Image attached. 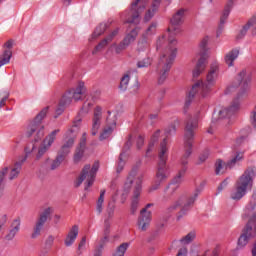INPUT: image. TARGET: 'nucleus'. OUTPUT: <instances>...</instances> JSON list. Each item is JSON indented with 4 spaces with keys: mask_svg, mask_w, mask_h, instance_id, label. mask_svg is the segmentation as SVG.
I'll return each mask as SVG.
<instances>
[{
    "mask_svg": "<svg viewBox=\"0 0 256 256\" xmlns=\"http://www.w3.org/2000/svg\"><path fill=\"white\" fill-rule=\"evenodd\" d=\"M199 127V121L197 118H190L186 122L185 126V134H184V149L185 153L180 159L181 169L178 174L173 178L172 182L167 186L165 191L172 187L173 193L179 189V185H181L183 181V177L185 173H187V165H189V158L193 153V139H195V130Z\"/></svg>",
    "mask_w": 256,
    "mask_h": 256,
    "instance_id": "nucleus-1",
    "label": "nucleus"
},
{
    "mask_svg": "<svg viewBox=\"0 0 256 256\" xmlns=\"http://www.w3.org/2000/svg\"><path fill=\"white\" fill-rule=\"evenodd\" d=\"M219 76V62H213L210 65V70L206 76V83L203 81L196 82L193 86L191 91L189 92L186 101L185 107H189L191 103H193V99H195L196 95H201L205 97L209 90L211 89L212 85H215V81H217V77Z\"/></svg>",
    "mask_w": 256,
    "mask_h": 256,
    "instance_id": "nucleus-2",
    "label": "nucleus"
},
{
    "mask_svg": "<svg viewBox=\"0 0 256 256\" xmlns=\"http://www.w3.org/2000/svg\"><path fill=\"white\" fill-rule=\"evenodd\" d=\"M158 166L154 184L149 188V193L157 191L161 187V183L167 181L169 177V170L167 169V159H169V148L167 147V138H164L160 143V149L158 152Z\"/></svg>",
    "mask_w": 256,
    "mask_h": 256,
    "instance_id": "nucleus-3",
    "label": "nucleus"
},
{
    "mask_svg": "<svg viewBox=\"0 0 256 256\" xmlns=\"http://www.w3.org/2000/svg\"><path fill=\"white\" fill-rule=\"evenodd\" d=\"M237 81H238L237 84L229 86L227 88V91L240 89L241 94H238L237 98L232 102L230 107L224 108L219 111L220 119H227V118L229 119L230 117H233V115H235V112L240 107L239 98L241 97V95H244V93H247V89H249V80H247V72L245 70H242L238 74Z\"/></svg>",
    "mask_w": 256,
    "mask_h": 256,
    "instance_id": "nucleus-4",
    "label": "nucleus"
},
{
    "mask_svg": "<svg viewBox=\"0 0 256 256\" xmlns=\"http://www.w3.org/2000/svg\"><path fill=\"white\" fill-rule=\"evenodd\" d=\"M256 202H250L249 205L246 207V217L249 218L246 226L242 230V234L238 238L237 242V249H243L247 247V244L253 237L256 236L255 223H256Z\"/></svg>",
    "mask_w": 256,
    "mask_h": 256,
    "instance_id": "nucleus-5",
    "label": "nucleus"
},
{
    "mask_svg": "<svg viewBox=\"0 0 256 256\" xmlns=\"http://www.w3.org/2000/svg\"><path fill=\"white\" fill-rule=\"evenodd\" d=\"M255 177V170L248 168L244 173L237 179L234 185V190L230 194V198L233 201H241L247 191L253 188V179Z\"/></svg>",
    "mask_w": 256,
    "mask_h": 256,
    "instance_id": "nucleus-6",
    "label": "nucleus"
},
{
    "mask_svg": "<svg viewBox=\"0 0 256 256\" xmlns=\"http://www.w3.org/2000/svg\"><path fill=\"white\" fill-rule=\"evenodd\" d=\"M33 150H35V144H33L32 149H29V147L25 148L26 155L20 161L16 162L13 167H5L0 171V197L5 187V178L8 176L9 181L17 179L19 177V173H21L23 164L27 161L29 153H32Z\"/></svg>",
    "mask_w": 256,
    "mask_h": 256,
    "instance_id": "nucleus-7",
    "label": "nucleus"
},
{
    "mask_svg": "<svg viewBox=\"0 0 256 256\" xmlns=\"http://www.w3.org/2000/svg\"><path fill=\"white\" fill-rule=\"evenodd\" d=\"M177 57V47L166 48L160 57L158 62V71L160 76L158 78L159 85H163L165 83V79H167V73L171 71V65H173V61Z\"/></svg>",
    "mask_w": 256,
    "mask_h": 256,
    "instance_id": "nucleus-8",
    "label": "nucleus"
},
{
    "mask_svg": "<svg viewBox=\"0 0 256 256\" xmlns=\"http://www.w3.org/2000/svg\"><path fill=\"white\" fill-rule=\"evenodd\" d=\"M99 171V162H94L93 166L91 167L90 164H86L78 179L75 182V187H81L83 181L86 179L85 183V191L89 189L95 183V177H97V172Z\"/></svg>",
    "mask_w": 256,
    "mask_h": 256,
    "instance_id": "nucleus-9",
    "label": "nucleus"
},
{
    "mask_svg": "<svg viewBox=\"0 0 256 256\" xmlns=\"http://www.w3.org/2000/svg\"><path fill=\"white\" fill-rule=\"evenodd\" d=\"M186 12H187L186 9L181 8L172 16L170 20L171 25L168 28V33H169L168 49H171V47H177V40L173 38V35H179V33H181V28L179 27V25H182L183 17H185Z\"/></svg>",
    "mask_w": 256,
    "mask_h": 256,
    "instance_id": "nucleus-10",
    "label": "nucleus"
},
{
    "mask_svg": "<svg viewBox=\"0 0 256 256\" xmlns=\"http://www.w3.org/2000/svg\"><path fill=\"white\" fill-rule=\"evenodd\" d=\"M49 111V107H45L40 111L39 114L36 115L34 120L28 125L26 130L27 137H31L33 133L37 131V137L34 139V141L37 143V141H41V138L45 135L43 130L45 129V126L41 124V121H43L44 117H47V112Z\"/></svg>",
    "mask_w": 256,
    "mask_h": 256,
    "instance_id": "nucleus-11",
    "label": "nucleus"
},
{
    "mask_svg": "<svg viewBox=\"0 0 256 256\" xmlns=\"http://www.w3.org/2000/svg\"><path fill=\"white\" fill-rule=\"evenodd\" d=\"M145 11V4H141V0H135L131 4V9L126 10L121 14V19L124 23H133L139 25L141 21L140 15Z\"/></svg>",
    "mask_w": 256,
    "mask_h": 256,
    "instance_id": "nucleus-12",
    "label": "nucleus"
},
{
    "mask_svg": "<svg viewBox=\"0 0 256 256\" xmlns=\"http://www.w3.org/2000/svg\"><path fill=\"white\" fill-rule=\"evenodd\" d=\"M80 123H81V118H77L74 121L72 128L69 129L68 132L66 133L67 137H69V138L63 144V146L60 148L58 155H57L58 157H61L63 160H65L67 155H69V153H71V147H73V145L75 144L76 134H74V133H75V131H77L79 129Z\"/></svg>",
    "mask_w": 256,
    "mask_h": 256,
    "instance_id": "nucleus-13",
    "label": "nucleus"
},
{
    "mask_svg": "<svg viewBox=\"0 0 256 256\" xmlns=\"http://www.w3.org/2000/svg\"><path fill=\"white\" fill-rule=\"evenodd\" d=\"M207 43H209V37H204L200 42V58L192 72L194 78L199 77V75L205 71V67H207V59L209 58Z\"/></svg>",
    "mask_w": 256,
    "mask_h": 256,
    "instance_id": "nucleus-14",
    "label": "nucleus"
},
{
    "mask_svg": "<svg viewBox=\"0 0 256 256\" xmlns=\"http://www.w3.org/2000/svg\"><path fill=\"white\" fill-rule=\"evenodd\" d=\"M143 179H145V175L141 174L135 179V184L132 190L131 196V214L135 215L137 213V209H139V201L141 197V193L143 191Z\"/></svg>",
    "mask_w": 256,
    "mask_h": 256,
    "instance_id": "nucleus-15",
    "label": "nucleus"
},
{
    "mask_svg": "<svg viewBox=\"0 0 256 256\" xmlns=\"http://www.w3.org/2000/svg\"><path fill=\"white\" fill-rule=\"evenodd\" d=\"M51 215H53V208L51 207L44 209L43 212L39 214V217L34 225V231L31 234V239H37V237L41 235V231H43L46 221L51 219Z\"/></svg>",
    "mask_w": 256,
    "mask_h": 256,
    "instance_id": "nucleus-16",
    "label": "nucleus"
},
{
    "mask_svg": "<svg viewBox=\"0 0 256 256\" xmlns=\"http://www.w3.org/2000/svg\"><path fill=\"white\" fill-rule=\"evenodd\" d=\"M149 207H153V203H148L145 208L140 211V217L138 219V227L141 231H147L151 223V211L147 210Z\"/></svg>",
    "mask_w": 256,
    "mask_h": 256,
    "instance_id": "nucleus-17",
    "label": "nucleus"
},
{
    "mask_svg": "<svg viewBox=\"0 0 256 256\" xmlns=\"http://www.w3.org/2000/svg\"><path fill=\"white\" fill-rule=\"evenodd\" d=\"M21 231V218H15L11 224L8 233L5 235L4 239L6 241H13L17 237V233Z\"/></svg>",
    "mask_w": 256,
    "mask_h": 256,
    "instance_id": "nucleus-18",
    "label": "nucleus"
},
{
    "mask_svg": "<svg viewBox=\"0 0 256 256\" xmlns=\"http://www.w3.org/2000/svg\"><path fill=\"white\" fill-rule=\"evenodd\" d=\"M251 29L252 35H256V13L248 20L237 35V39H243L247 35V31Z\"/></svg>",
    "mask_w": 256,
    "mask_h": 256,
    "instance_id": "nucleus-19",
    "label": "nucleus"
},
{
    "mask_svg": "<svg viewBox=\"0 0 256 256\" xmlns=\"http://www.w3.org/2000/svg\"><path fill=\"white\" fill-rule=\"evenodd\" d=\"M103 117L102 109L101 107H96L94 110V117L92 120V135H97L99 131V127H101V119Z\"/></svg>",
    "mask_w": 256,
    "mask_h": 256,
    "instance_id": "nucleus-20",
    "label": "nucleus"
},
{
    "mask_svg": "<svg viewBox=\"0 0 256 256\" xmlns=\"http://www.w3.org/2000/svg\"><path fill=\"white\" fill-rule=\"evenodd\" d=\"M199 197V190H196L193 194V196L189 197L186 202L184 203L181 211L179 212V215L177 217V220L180 221L181 217H183V215H185V213H187V211H189V209H191V207H193V205L195 204V201H197V198Z\"/></svg>",
    "mask_w": 256,
    "mask_h": 256,
    "instance_id": "nucleus-21",
    "label": "nucleus"
},
{
    "mask_svg": "<svg viewBox=\"0 0 256 256\" xmlns=\"http://www.w3.org/2000/svg\"><path fill=\"white\" fill-rule=\"evenodd\" d=\"M234 0H229L224 8L223 14L220 18L219 31H223V26L225 25L227 19L229 18V14L231 13V9H233Z\"/></svg>",
    "mask_w": 256,
    "mask_h": 256,
    "instance_id": "nucleus-22",
    "label": "nucleus"
},
{
    "mask_svg": "<svg viewBox=\"0 0 256 256\" xmlns=\"http://www.w3.org/2000/svg\"><path fill=\"white\" fill-rule=\"evenodd\" d=\"M85 91V83L79 82L76 88L70 89V95H72V99H74V101H81V99H83V94L85 93Z\"/></svg>",
    "mask_w": 256,
    "mask_h": 256,
    "instance_id": "nucleus-23",
    "label": "nucleus"
},
{
    "mask_svg": "<svg viewBox=\"0 0 256 256\" xmlns=\"http://www.w3.org/2000/svg\"><path fill=\"white\" fill-rule=\"evenodd\" d=\"M239 57V49L234 48L230 50L226 55L224 56V61L228 67H233L235 65L236 59Z\"/></svg>",
    "mask_w": 256,
    "mask_h": 256,
    "instance_id": "nucleus-24",
    "label": "nucleus"
},
{
    "mask_svg": "<svg viewBox=\"0 0 256 256\" xmlns=\"http://www.w3.org/2000/svg\"><path fill=\"white\" fill-rule=\"evenodd\" d=\"M77 235H79V226L74 225L69 231L64 241L66 247H71V245L75 243V239H77Z\"/></svg>",
    "mask_w": 256,
    "mask_h": 256,
    "instance_id": "nucleus-25",
    "label": "nucleus"
},
{
    "mask_svg": "<svg viewBox=\"0 0 256 256\" xmlns=\"http://www.w3.org/2000/svg\"><path fill=\"white\" fill-rule=\"evenodd\" d=\"M160 5L161 0H154L152 2L151 9H149L144 16V21H146V23L153 19L155 13H157V11L159 10Z\"/></svg>",
    "mask_w": 256,
    "mask_h": 256,
    "instance_id": "nucleus-26",
    "label": "nucleus"
},
{
    "mask_svg": "<svg viewBox=\"0 0 256 256\" xmlns=\"http://www.w3.org/2000/svg\"><path fill=\"white\" fill-rule=\"evenodd\" d=\"M137 171H138L137 167L132 168V170L130 171L126 179V182L124 183V191H126V193H129V191H131V187H133L134 179L137 176Z\"/></svg>",
    "mask_w": 256,
    "mask_h": 256,
    "instance_id": "nucleus-27",
    "label": "nucleus"
},
{
    "mask_svg": "<svg viewBox=\"0 0 256 256\" xmlns=\"http://www.w3.org/2000/svg\"><path fill=\"white\" fill-rule=\"evenodd\" d=\"M116 125H117V122L114 121L113 123H111L110 126H107L106 128H104L99 136L100 141H105V139H109L113 134V131H115Z\"/></svg>",
    "mask_w": 256,
    "mask_h": 256,
    "instance_id": "nucleus-28",
    "label": "nucleus"
},
{
    "mask_svg": "<svg viewBox=\"0 0 256 256\" xmlns=\"http://www.w3.org/2000/svg\"><path fill=\"white\" fill-rule=\"evenodd\" d=\"M137 35H139L137 29H132L131 32L127 34L122 41L124 46H126V48L129 47V45H131V43H133L135 39H137Z\"/></svg>",
    "mask_w": 256,
    "mask_h": 256,
    "instance_id": "nucleus-29",
    "label": "nucleus"
},
{
    "mask_svg": "<svg viewBox=\"0 0 256 256\" xmlns=\"http://www.w3.org/2000/svg\"><path fill=\"white\" fill-rule=\"evenodd\" d=\"M109 27L108 23H100L99 26L96 27L95 31L92 34V39H97V37H101L107 31Z\"/></svg>",
    "mask_w": 256,
    "mask_h": 256,
    "instance_id": "nucleus-30",
    "label": "nucleus"
},
{
    "mask_svg": "<svg viewBox=\"0 0 256 256\" xmlns=\"http://www.w3.org/2000/svg\"><path fill=\"white\" fill-rule=\"evenodd\" d=\"M161 135V130H157L151 137V140L149 142L148 148L146 150V155H149L151 151H153V147H155V143L159 141V137Z\"/></svg>",
    "mask_w": 256,
    "mask_h": 256,
    "instance_id": "nucleus-31",
    "label": "nucleus"
},
{
    "mask_svg": "<svg viewBox=\"0 0 256 256\" xmlns=\"http://www.w3.org/2000/svg\"><path fill=\"white\" fill-rule=\"evenodd\" d=\"M229 167H227V163L223 162V160L218 159L215 163V173L216 175H221V173H225Z\"/></svg>",
    "mask_w": 256,
    "mask_h": 256,
    "instance_id": "nucleus-32",
    "label": "nucleus"
},
{
    "mask_svg": "<svg viewBox=\"0 0 256 256\" xmlns=\"http://www.w3.org/2000/svg\"><path fill=\"white\" fill-rule=\"evenodd\" d=\"M11 57H13V52L11 50H5L0 56V67L9 64L11 61Z\"/></svg>",
    "mask_w": 256,
    "mask_h": 256,
    "instance_id": "nucleus-33",
    "label": "nucleus"
},
{
    "mask_svg": "<svg viewBox=\"0 0 256 256\" xmlns=\"http://www.w3.org/2000/svg\"><path fill=\"white\" fill-rule=\"evenodd\" d=\"M239 161H243V152H237L236 155L226 163V167L233 169V167L237 165Z\"/></svg>",
    "mask_w": 256,
    "mask_h": 256,
    "instance_id": "nucleus-34",
    "label": "nucleus"
},
{
    "mask_svg": "<svg viewBox=\"0 0 256 256\" xmlns=\"http://www.w3.org/2000/svg\"><path fill=\"white\" fill-rule=\"evenodd\" d=\"M105 190H101L100 191V196L97 200V204H96V211L97 213H99V215H101V213H103V203H105Z\"/></svg>",
    "mask_w": 256,
    "mask_h": 256,
    "instance_id": "nucleus-35",
    "label": "nucleus"
},
{
    "mask_svg": "<svg viewBox=\"0 0 256 256\" xmlns=\"http://www.w3.org/2000/svg\"><path fill=\"white\" fill-rule=\"evenodd\" d=\"M61 130L56 129L53 130L46 138L43 140L44 143L48 145V147H51L53 143H55V139H57V133H59Z\"/></svg>",
    "mask_w": 256,
    "mask_h": 256,
    "instance_id": "nucleus-36",
    "label": "nucleus"
},
{
    "mask_svg": "<svg viewBox=\"0 0 256 256\" xmlns=\"http://www.w3.org/2000/svg\"><path fill=\"white\" fill-rule=\"evenodd\" d=\"M127 249H129V243L125 242L118 246L112 256H125L127 253Z\"/></svg>",
    "mask_w": 256,
    "mask_h": 256,
    "instance_id": "nucleus-37",
    "label": "nucleus"
},
{
    "mask_svg": "<svg viewBox=\"0 0 256 256\" xmlns=\"http://www.w3.org/2000/svg\"><path fill=\"white\" fill-rule=\"evenodd\" d=\"M73 101V96L71 95V90L66 92L60 100V106L65 107L66 105H71Z\"/></svg>",
    "mask_w": 256,
    "mask_h": 256,
    "instance_id": "nucleus-38",
    "label": "nucleus"
},
{
    "mask_svg": "<svg viewBox=\"0 0 256 256\" xmlns=\"http://www.w3.org/2000/svg\"><path fill=\"white\" fill-rule=\"evenodd\" d=\"M195 237H197V234H195V232H189L186 236L180 239V243H183L184 245H189V243H193V241H195Z\"/></svg>",
    "mask_w": 256,
    "mask_h": 256,
    "instance_id": "nucleus-39",
    "label": "nucleus"
},
{
    "mask_svg": "<svg viewBox=\"0 0 256 256\" xmlns=\"http://www.w3.org/2000/svg\"><path fill=\"white\" fill-rule=\"evenodd\" d=\"M131 77L129 76V74H125L120 81V85H119V89H121V91H127V88L129 87V81H130Z\"/></svg>",
    "mask_w": 256,
    "mask_h": 256,
    "instance_id": "nucleus-40",
    "label": "nucleus"
},
{
    "mask_svg": "<svg viewBox=\"0 0 256 256\" xmlns=\"http://www.w3.org/2000/svg\"><path fill=\"white\" fill-rule=\"evenodd\" d=\"M181 205H183V198H180L178 201H176L174 204H172L171 206H169L166 209V213L170 214V213H175V211H177V209H179V207H181Z\"/></svg>",
    "mask_w": 256,
    "mask_h": 256,
    "instance_id": "nucleus-41",
    "label": "nucleus"
},
{
    "mask_svg": "<svg viewBox=\"0 0 256 256\" xmlns=\"http://www.w3.org/2000/svg\"><path fill=\"white\" fill-rule=\"evenodd\" d=\"M48 149H51V146L43 142L42 146H40V148L38 149V154L36 155V159L37 160L41 159V157L45 155Z\"/></svg>",
    "mask_w": 256,
    "mask_h": 256,
    "instance_id": "nucleus-42",
    "label": "nucleus"
},
{
    "mask_svg": "<svg viewBox=\"0 0 256 256\" xmlns=\"http://www.w3.org/2000/svg\"><path fill=\"white\" fill-rule=\"evenodd\" d=\"M65 160L61 156H56V158L52 161L50 169L51 171H55V169H59L61 167V163H63Z\"/></svg>",
    "mask_w": 256,
    "mask_h": 256,
    "instance_id": "nucleus-43",
    "label": "nucleus"
},
{
    "mask_svg": "<svg viewBox=\"0 0 256 256\" xmlns=\"http://www.w3.org/2000/svg\"><path fill=\"white\" fill-rule=\"evenodd\" d=\"M83 155H85V149L77 148L73 158L74 163H79L83 159Z\"/></svg>",
    "mask_w": 256,
    "mask_h": 256,
    "instance_id": "nucleus-44",
    "label": "nucleus"
},
{
    "mask_svg": "<svg viewBox=\"0 0 256 256\" xmlns=\"http://www.w3.org/2000/svg\"><path fill=\"white\" fill-rule=\"evenodd\" d=\"M111 43V40H109L108 37L104 38L96 47L95 50L93 51V54L95 55L96 51H101V49H105L107 45Z\"/></svg>",
    "mask_w": 256,
    "mask_h": 256,
    "instance_id": "nucleus-45",
    "label": "nucleus"
},
{
    "mask_svg": "<svg viewBox=\"0 0 256 256\" xmlns=\"http://www.w3.org/2000/svg\"><path fill=\"white\" fill-rule=\"evenodd\" d=\"M123 157H125V152L120 153L118 158V165H117V173H121L125 167V160H123Z\"/></svg>",
    "mask_w": 256,
    "mask_h": 256,
    "instance_id": "nucleus-46",
    "label": "nucleus"
},
{
    "mask_svg": "<svg viewBox=\"0 0 256 256\" xmlns=\"http://www.w3.org/2000/svg\"><path fill=\"white\" fill-rule=\"evenodd\" d=\"M151 63H153V61L151 60V58L147 57L144 58L142 61H138L137 67L138 69H143L145 67H150Z\"/></svg>",
    "mask_w": 256,
    "mask_h": 256,
    "instance_id": "nucleus-47",
    "label": "nucleus"
},
{
    "mask_svg": "<svg viewBox=\"0 0 256 256\" xmlns=\"http://www.w3.org/2000/svg\"><path fill=\"white\" fill-rule=\"evenodd\" d=\"M91 107H93V103L85 102L79 112V115H87L91 111Z\"/></svg>",
    "mask_w": 256,
    "mask_h": 256,
    "instance_id": "nucleus-48",
    "label": "nucleus"
},
{
    "mask_svg": "<svg viewBox=\"0 0 256 256\" xmlns=\"http://www.w3.org/2000/svg\"><path fill=\"white\" fill-rule=\"evenodd\" d=\"M155 31H157V23L153 22L146 30V37H149V35H155Z\"/></svg>",
    "mask_w": 256,
    "mask_h": 256,
    "instance_id": "nucleus-49",
    "label": "nucleus"
},
{
    "mask_svg": "<svg viewBox=\"0 0 256 256\" xmlns=\"http://www.w3.org/2000/svg\"><path fill=\"white\" fill-rule=\"evenodd\" d=\"M113 47H115V53L117 55L123 53V51L127 49V46L123 42H120L118 45L114 44Z\"/></svg>",
    "mask_w": 256,
    "mask_h": 256,
    "instance_id": "nucleus-50",
    "label": "nucleus"
},
{
    "mask_svg": "<svg viewBox=\"0 0 256 256\" xmlns=\"http://www.w3.org/2000/svg\"><path fill=\"white\" fill-rule=\"evenodd\" d=\"M107 215H108V219H113V216L115 215V204L113 203L108 204Z\"/></svg>",
    "mask_w": 256,
    "mask_h": 256,
    "instance_id": "nucleus-51",
    "label": "nucleus"
},
{
    "mask_svg": "<svg viewBox=\"0 0 256 256\" xmlns=\"http://www.w3.org/2000/svg\"><path fill=\"white\" fill-rule=\"evenodd\" d=\"M111 233V220H104V235H110Z\"/></svg>",
    "mask_w": 256,
    "mask_h": 256,
    "instance_id": "nucleus-52",
    "label": "nucleus"
},
{
    "mask_svg": "<svg viewBox=\"0 0 256 256\" xmlns=\"http://www.w3.org/2000/svg\"><path fill=\"white\" fill-rule=\"evenodd\" d=\"M131 139H132V136L129 135L128 140L126 141L123 151H122V153H124V155H125V153H127V151H129L131 149V145H133V142L131 141Z\"/></svg>",
    "mask_w": 256,
    "mask_h": 256,
    "instance_id": "nucleus-53",
    "label": "nucleus"
},
{
    "mask_svg": "<svg viewBox=\"0 0 256 256\" xmlns=\"http://www.w3.org/2000/svg\"><path fill=\"white\" fill-rule=\"evenodd\" d=\"M207 159H209V150H205L199 156L200 163H205V161H207Z\"/></svg>",
    "mask_w": 256,
    "mask_h": 256,
    "instance_id": "nucleus-54",
    "label": "nucleus"
},
{
    "mask_svg": "<svg viewBox=\"0 0 256 256\" xmlns=\"http://www.w3.org/2000/svg\"><path fill=\"white\" fill-rule=\"evenodd\" d=\"M107 243H109V235H104V237L100 239L99 249H103Z\"/></svg>",
    "mask_w": 256,
    "mask_h": 256,
    "instance_id": "nucleus-55",
    "label": "nucleus"
},
{
    "mask_svg": "<svg viewBox=\"0 0 256 256\" xmlns=\"http://www.w3.org/2000/svg\"><path fill=\"white\" fill-rule=\"evenodd\" d=\"M139 89H141V84L139 83V80H136L135 84L132 86L131 93H133V95H137V93H139Z\"/></svg>",
    "mask_w": 256,
    "mask_h": 256,
    "instance_id": "nucleus-56",
    "label": "nucleus"
},
{
    "mask_svg": "<svg viewBox=\"0 0 256 256\" xmlns=\"http://www.w3.org/2000/svg\"><path fill=\"white\" fill-rule=\"evenodd\" d=\"M177 131V128L175 127V124H171L165 131L166 135H175Z\"/></svg>",
    "mask_w": 256,
    "mask_h": 256,
    "instance_id": "nucleus-57",
    "label": "nucleus"
},
{
    "mask_svg": "<svg viewBox=\"0 0 256 256\" xmlns=\"http://www.w3.org/2000/svg\"><path fill=\"white\" fill-rule=\"evenodd\" d=\"M143 145H145V138H143V136H139L136 142L137 149H141Z\"/></svg>",
    "mask_w": 256,
    "mask_h": 256,
    "instance_id": "nucleus-58",
    "label": "nucleus"
},
{
    "mask_svg": "<svg viewBox=\"0 0 256 256\" xmlns=\"http://www.w3.org/2000/svg\"><path fill=\"white\" fill-rule=\"evenodd\" d=\"M227 185H229V178H226L224 181L221 182V184L218 187V192L221 193V191H223V189H225Z\"/></svg>",
    "mask_w": 256,
    "mask_h": 256,
    "instance_id": "nucleus-59",
    "label": "nucleus"
},
{
    "mask_svg": "<svg viewBox=\"0 0 256 256\" xmlns=\"http://www.w3.org/2000/svg\"><path fill=\"white\" fill-rule=\"evenodd\" d=\"M87 143V133H83L80 141V149H85V144Z\"/></svg>",
    "mask_w": 256,
    "mask_h": 256,
    "instance_id": "nucleus-60",
    "label": "nucleus"
},
{
    "mask_svg": "<svg viewBox=\"0 0 256 256\" xmlns=\"http://www.w3.org/2000/svg\"><path fill=\"white\" fill-rule=\"evenodd\" d=\"M7 223V214H4L0 217V229H3Z\"/></svg>",
    "mask_w": 256,
    "mask_h": 256,
    "instance_id": "nucleus-61",
    "label": "nucleus"
},
{
    "mask_svg": "<svg viewBox=\"0 0 256 256\" xmlns=\"http://www.w3.org/2000/svg\"><path fill=\"white\" fill-rule=\"evenodd\" d=\"M119 34V28H116L111 34L107 36L109 41H113V38L117 37Z\"/></svg>",
    "mask_w": 256,
    "mask_h": 256,
    "instance_id": "nucleus-62",
    "label": "nucleus"
},
{
    "mask_svg": "<svg viewBox=\"0 0 256 256\" xmlns=\"http://www.w3.org/2000/svg\"><path fill=\"white\" fill-rule=\"evenodd\" d=\"M54 241H55V237H53L51 235L48 236V238L46 239V242H45L46 247H51L53 245Z\"/></svg>",
    "mask_w": 256,
    "mask_h": 256,
    "instance_id": "nucleus-63",
    "label": "nucleus"
},
{
    "mask_svg": "<svg viewBox=\"0 0 256 256\" xmlns=\"http://www.w3.org/2000/svg\"><path fill=\"white\" fill-rule=\"evenodd\" d=\"M189 253V250H187L186 247H183L181 248L179 251H178V254L176 256H187Z\"/></svg>",
    "mask_w": 256,
    "mask_h": 256,
    "instance_id": "nucleus-64",
    "label": "nucleus"
}]
</instances>
